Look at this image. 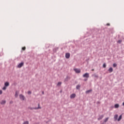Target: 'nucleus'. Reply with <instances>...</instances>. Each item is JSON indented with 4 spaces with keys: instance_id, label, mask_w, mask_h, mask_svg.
Returning <instances> with one entry per match:
<instances>
[{
    "instance_id": "nucleus-13",
    "label": "nucleus",
    "mask_w": 124,
    "mask_h": 124,
    "mask_svg": "<svg viewBox=\"0 0 124 124\" xmlns=\"http://www.w3.org/2000/svg\"><path fill=\"white\" fill-rule=\"evenodd\" d=\"M92 91H93L92 90H88V91H86V93H91V92H92Z\"/></svg>"
},
{
    "instance_id": "nucleus-24",
    "label": "nucleus",
    "mask_w": 124,
    "mask_h": 124,
    "mask_svg": "<svg viewBox=\"0 0 124 124\" xmlns=\"http://www.w3.org/2000/svg\"><path fill=\"white\" fill-rule=\"evenodd\" d=\"M68 79H69V78H68V77H67L65 79V81H67V80H68Z\"/></svg>"
},
{
    "instance_id": "nucleus-28",
    "label": "nucleus",
    "mask_w": 124,
    "mask_h": 124,
    "mask_svg": "<svg viewBox=\"0 0 124 124\" xmlns=\"http://www.w3.org/2000/svg\"><path fill=\"white\" fill-rule=\"evenodd\" d=\"M12 103H13V101L10 102V104H12Z\"/></svg>"
},
{
    "instance_id": "nucleus-3",
    "label": "nucleus",
    "mask_w": 124,
    "mask_h": 124,
    "mask_svg": "<svg viewBox=\"0 0 124 124\" xmlns=\"http://www.w3.org/2000/svg\"><path fill=\"white\" fill-rule=\"evenodd\" d=\"M74 70L75 71L76 73H80L81 72V70L79 69L75 68Z\"/></svg>"
},
{
    "instance_id": "nucleus-10",
    "label": "nucleus",
    "mask_w": 124,
    "mask_h": 124,
    "mask_svg": "<svg viewBox=\"0 0 124 124\" xmlns=\"http://www.w3.org/2000/svg\"><path fill=\"white\" fill-rule=\"evenodd\" d=\"M114 119L115 121H116L118 120V114H116L115 115H114Z\"/></svg>"
},
{
    "instance_id": "nucleus-4",
    "label": "nucleus",
    "mask_w": 124,
    "mask_h": 124,
    "mask_svg": "<svg viewBox=\"0 0 124 124\" xmlns=\"http://www.w3.org/2000/svg\"><path fill=\"white\" fill-rule=\"evenodd\" d=\"M19 97L21 100H25V96L23 95V94H20Z\"/></svg>"
},
{
    "instance_id": "nucleus-12",
    "label": "nucleus",
    "mask_w": 124,
    "mask_h": 124,
    "mask_svg": "<svg viewBox=\"0 0 124 124\" xmlns=\"http://www.w3.org/2000/svg\"><path fill=\"white\" fill-rule=\"evenodd\" d=\"M5 87H8L9 86V82H6L4 84Z\"/></svg>"
},
{
    "instance_id": "nucleus-17",
    "label": "nucleus",
    "mask_w": 124,
    "mask_h": 124,
    "mask_svg": "<svg viewBox=\"0 0 124 124\" xmlns=\"http://www.w3.org/2000/svg\"><path fill=\"white\" fill-rule=\"evenodd\" d=\"M80 85H77V87H76V89H77V90H80Z\"/></svg>"
},
{
    "instance_id": "nucleus-16",
    "label": "nucleus",
    "mask_w": 124,
    "mask_h": 124,
    "mask_svg": "<svg viewBox=\"0 0 124 124\" xmlns=\"http://www.w3.org/2000/svg\"><path fill=\"white\" fill-rule=\"evenodd\" d=\"M122 115H121L118 119V122H120V121H121L122 120Z\"/></svg>"
},
{
    "instance_id": "nucleus-1",
    "label": "nucleus",
    "mask_w": 124,
    "mask_h": 124,
    "mask_svg": "<svg viewBox=\"0 0 124 124\" xmlns=\"http://www.w3.org/2000/svg\"><path fill=\"white\" fill-rule=\"evenodd\" d=\"M39 106H40V104H38V108H29V109H30V110H33V109H35V110H37L38 109H41V107H40Z\"/></svg>"
},
{
    "instance_id": "nucleus-2",
    "label": "nucleus",
    "mask_w": 124,
    "mask_h": 124,
    "mask_svg": "<svg viewBox=\"0 0 124 124\" xmlns=\"http://www.w3.org/2000/svg\"><path fill=\"white\" fill-rule=\"evenodd\" d=\"M83 77L84 78H89L90 77V75L89 73H86L83 75Z\"/></svg>"
},
{
    "instance_id": "nucleus-14",
    "label": "nucleus",
    "mask_w": 124,
    "mask_h": 124,
    "mask_svg": "<svg viewBox=\"0 0 124 124\" xmlns=\"http://www.w3.org/2000/svg\"><path fill=\"white\" fill-rule=\"evenodd\" d=\"M18 93H18L17 91H16L15 95V97H18Z\"/></svg>"
},
{
    "instance_id": "nucleus-26",
    "label": "nucleus",
    "mask_w": 124,
    "mask_h": 124,
    "mask_svg": "<svg viewBox=\"0 0 124 124\" xmlns=\"http://www.w3.org/2000/svg\"><path fill=\"white\" fill-rule=\"evenodd\" d=\"M118 43H122V40H120L118 41Z\"/></svg>"
},
{
    "instance_id": "nucleus-22",
    "label": "nucleus",
    "mask_w": 124,
    "mask_h": 124,
    "mask_svg": "<svg viewBox=\"0 0 124 124\" xmlns=\"http://www.w3.org/2000/svg\"><path fill=\"white\" fill-rule=\"evenodd\" d=\"M2 90L3 91H5V90H6V86H4L3 88H2Z\"/></svg>"
},
{
    "instance_id": "nucleus-25",
    "label": "nucleus",
    "mask_w": 124,
    "mask_h": 124,
    "mask_svg": "<svg viewBox=\"0 0 124 124\" xmlns=\"http://www.w3.org/2000/svg\"><path fill=\"white\" fill-rule=\"evenodd\" d=\"M28 94H31V91H28Z\"/></svg>"
},
{
    "instance_id": "nucleus-9",
    "label": "nucleus",
    "mask_w": 124,
    "mask_h": 124,
    "mask_svg": "<svg viewBox=\"0 0 124 124\" xmlns=\"http://www.w3.org/2000/svg\"><path fill=\"white\" fill-rule=\"evenodd\" d=\"M108 72H109V73H111L113 72V68L110 67L108 69Z\"/></svg>"
},
{
    "instance_id": "nucleus-7",
    "label": "nucleus",
    "mask_w": 124,
    "mask_h": 124,
    "mask_svg": "<svg viewBox=\"0 0 124 124\" xmlns=\"http://www.w3.org/2000/svg\"><path fill=\"white\" fill-rule=\"evenodd\" d=\"M0 104H1V105H4V104H5V103H6V101L5 100H2L0 102Z\"/></svg>"
},
{
    "instance_id": "nucleus-11",
    "label": "nucleus",
    "mask_w": 124,
    "mask_h": 124,
    "mask_svg": "<svg viewBox=\"0 0 124 124\" xmlns=\"http://www.w3.org/2000/svg\"><path fill=\"white\" fill-rule=\"evenodd\" d=\"M104 117V115H101L99 117V118H98V120L99 121L100 120H102L103 119V117Z\"/></svg>"
},
{
    "instance_id": "nucleus-27",
    "label": "nucleus",
    "mask_w": 124,
    "mask_h": 124,
    "mask_svg": "<svg viewBox=\"0 0 124 124\" xmlns=\"http://www.w3.org/2000/svg\"><path fill=\"white\" fill-rule=\"evenodd\" d=\"M0 94H2V90H0Z\"/></svg>"
},
{
    "instance_id": "nucleus-5",
    "label": "nucleus",
    "mask_w": 124,
    "mask_h": 124,
    "mask_svg": "<svg viewBox=\"0 0 124 124\" xmlns=\"http://www.w3.org/2000/svg\"><path fill=\"white\" fill-rule=\"evenodd\" d=\"M23 65H24V62L20 63L18 65L17 67H18V68H21V67H22V66H23Z\"/></svg>"
},
{
    "instance_id": "nucleus-23",
    "label": "nucleus",
    "mask_w": 124,
    "mask_h": 124,
    "mask_svg": "<svg viewBox=\"0 0 124 124\" xmlns=\"http://www.w3.org/2000/svg\"><path fill=\"white\" fill-rule=\"evenodd\" d=\"M113 67H116V66H117V64L114 63V64H113Z\"/></svg>"
},
{
    "instance_id": "nucleus-31",
    "label": "nucleus",
    "mask_w": 124,
    "mask_h": 124,
    "mask_svg": "<svg viewBox=\"0 0 124 124\" xmlns=\"http://www.w3.org/2000/svg\"><path fill=\"white\" fill-rule=\"evenodd\" d=\"M94 71V69H93L92 70V71Z\"/></svg>"
},
{
    "instance_id": "nucleus-29",
    "label": "nucleus",
    "mask_w": 124,
    "mask_h": 124,
    "mask_svg": "<svg viewBox=\"0 0 124 124\" xmlns=\"http://www.w3.org/2000/svg\"><path fill=\"white\" fill-rule=\"evenodd\" d=\"M107 26H110V23L107 24Z\"/></svg>"
},
{
    "instance_id": "nucleus-30",
    "label": "nucleus",
    "mask_w": 124,
    "mask_h": 124,
    "mask_svg": "<svg viewBox=\"0 0 124 124\" xmlns=\"http://www.w3.org/2000/svg\"><path fill=\"white\" fill-rule=\"evenodd\" d=\"M84 81H88V79H85Z\"/></svg>"
},
{
    "instance_id": "nucleus-18",
    "label": "nucleus",
    "mask_w": 124,
    "mask_h": 124,
    "mask_svg": "<svg viewBox=\"0 0 124 124\" xmlns=\"http://www.w3.org/2000/svg\"><path fill=\"white\" fill-rule=\"evenodd\" d=\"M108 120H109V118L108 117V118H106L104 120L105 123H106V122H107L108 121Z\"/></svg>"
},
{
    "instance_id": "nucleus-20",
    "label": "nucleus",
    "mask_w": 124,
    "mask_h": 124,
    "mask_svg": "<svg viewBox=\"0 0 124 124\" xmlns=\"http://www.w3.org/2000/svg\"><path fill=\"white\" fill-rule=\"evenodd\" d=\"M103 67H104V68H105V67H106V64L105 63H104L103 65Z\"/></svg>"
},
{
    "instance_id": "nucleus-6",
    "label": "nucleus",
    "mask_w": 124,
    "mask_h": 124,
    "mask_svg": "<svg viewBox=\"0 0 124 124\" xmlns=\"http://www.w3.org/2000/svg\"><path fill=\"white\" fill-rule=\"evenodd\" d=\"M65 57L66 59H69L70 58V54L69 53H66Z\"/></svg>"
},
{
    "instance_id": "nucleus-19",
    "label": "nucleus",
    "mask_w": 124,
    "mask_h": 124,
    "mask_svg": "<svg viewBox=\"0 0 124 124\" xmlns=\"http://www.w3.org/2000/svg\"><path fill=\"white\" fill-rule=\"evenodd\" d=\"M61 85H62V82H58L57 84V86H61Z\"/></svg>"
},
{
    "instance_id": "nucleus-15",
    "label": "nucleus",
    "mask_w": 124,
    "mask_h": 124,
    "mask_svg": "<svg viewBox=\"0 0 124 124\" xmlns=\"http://www.w3.org/2000/svg\"><path fill=\"white\" fill-rule=\"evenodd\" d=\"M114 107L115 108H119V107H120V105H119L118 104H116L115 105Z\"/></svg>"
},
{
    "instance_id": "nucleus-8",
    "label": "nucleus",
    "mask_w": 124,
    "mask_h": 124,
    "mask_svg": "<svg viewBox=\"0 0 124 124\" xmlns=\"http://www.w3.org/2000/svg\"><path fill=\"white\" fill-rule=\"evenodd\" d=\"M76 94H75V93H73L70 95V98H75V97H76Z\"/></svg>"
},
{
    "instance_id": "nucleus-21",
    "label": "nucleus",
    "mask_w": 124,
    "mask_h": 124,
    "mask_svg": "<svg viewBox=\"0 0 124 124\" xmlns=\"http://www.w3.org/2000/svg\"><path fill=\"white\" fill-rule=\"evenodd\" d=\"M22 50H23V51H25V50H26V47H25V46L23 47L22 48Z\"/></svg>"
},
{
    "instance_id": "nucleus-32",
    "label": "nucleus",
    "mask_w": 124,
    "mask_h": 124,
    "mask_svg": "<svg viewBox=\"0 0 124 124\" xmlns=\"http://www.w3.org/2000/svg\"><path fill=\"white\" fill-rule=\"evenodd\" d=\"M43 94H44V92H42Z\"/></svg>"
}]
</instances>
